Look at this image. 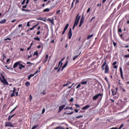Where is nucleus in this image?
<instances>
[{"instance_id":"1","label":"nucleus","mask_w":129,"mask_h":129,"mask_svg":"<svg viewBox=\"0 0 129 129\" xmlns=\"http://www.w3.org/2000/svg\"><path fill=\"white\" fill-rule=\"evenodd\" d=\"M102 71L105 70V74H108L109 71V67L108 64H106V60L105 59L104 62L101 66Z\"/></svg>"},{"instance_id":"2","label":"nucleus","mask_w":129,"mask_h":129,"mask_svg":"<svg viewBox=\"0 0 129 129\" xmlns=\"http://www.w3.org/2000/svg\"><path fill=\"white\" fill-rule=\"evenodd\" d=\"M80 18H81V16H79V14H78L76 17L75 23L73 26V30L75 29V27H77V26H78V23H79V20H80Z\"/></svg>"},{"instance_id":"3","label":"nucleus","mask_w":129,"mask_h":129,"mask_svg":"<svg viewBox=\"0 0 129 129\" xmlns=\"http://www.w3.org/2000/svg\"><path fill=\"white\" fill-rule=\"evenodd\" d=\"M0 81L2 83L5 84V85H9V83L7 81V79H6V78H5V76L2 73H1L0 76Z\"/></svg>"},{"instance_id":"4","label":"nucleus","mask_w":129,"mask_h":129,"mask_svg":"<svg viewBox=\"0 0 129 129\" xmlns=\"http://www.w3.org/2000/svg\"><path fill=\"white\" fill-rule=\"evenodd\" d=\"M99 96H101V98H102V96H103V93H101V94L98 93V94L95 95L93 97V100H96V99H97V98H98Z\"/></svg>"},{"instance_id":"5","label":"nucleus","mask_w":129,"mask_h":129,"mask_svg":"<svg viewBox=\"0 0 129 129\" xmlns=\"http://www.w3.org/2000/svg\"><path fill=\"white\" fill-rule=\"evenodd\" d=\"M5 126H8L10 127H15V126L13 123H12V121L10 122H6Z\"/></svg>"},{"instance_id":"6","label":"nucleus","mask_w":129,"mask_h":129,"mask_svg":"<svg viewBox=\"0 0 129 129\" xmlns=\"http://www.w3.org/2000/svg\"><path fill=\"white\" fill-rule=\"evenodd\" d=\"M27 6L28 5L26 4V5L22 6V12H28V13H30V12H31V10H30L25 9L27 8Z\"/></svg>"},{"instance_id":"7","label":"nucleus","mask_w":129,"mask_h":129,"mask_svg":"<svg viewBox=\"0 0 129 129\" xmlns=\"http://www.w3.org/2000/svg\"><path fill=\"white\" fill-rule=\"evenodd\" d=\"M68 36L69 37V40L71 39V37H72V29L70 28L68 33Z\"/></svg>"},{"instance_id":"8","label":"nucleus","mask_w":129,"mask_h":129,"mask_svg":"<svg viewBox=\"0 0 129 129\" xmlns=\"http://www.w3.org/2000/svg\"><path fill=\"white\" fill-rule=\"evenodd\" d=\"M20 64H21V62L20 61H17L16 62H15L13 66V68H17V67H18V66H20Z\"/></svg>"},{"instance_id":"9","label":"nucleus","mask_w":129,"mask_h":129,"mask_svg":"<svg viewBox=\"0 0 129 129\" xmlns=\"http://www.w3.org/2000/svg\"><path fill=\"white\" fill-rule=\"evenodd\" d=\"M119 70H120V76L122 79H124V78H123V73L122 72V69L121 67L119 68Z\"/></svg>"},{"instance_id":"10","label":"nucleus","mask_w":129,"mask_h":129,"mask_svg":"<svg viewBox=\"0 0 129 129\" xmlns=\"http://www.w3.org/2000/svg\"><path fill=\"white\" fill-rule=\"evenodd\" d=\"M65 106H66V105H61V106H60L59 107V111H58V112H60V111H62V110H63V109L64 108H65Z\"/></svg>"},{"instance_id":"11","label":"nucleus","mask_w":129,"mask_h":129,"mask_svg":"<svg viewBox=\"0 0 129 129\" xmlns=\"http://www.w3.org/2000/svg\"><path fill=\"white\" fill-rule=\"evenodd\" d=\"M16 87L13 88V93L11 94V97H14L15 96V93H16Z\"/></svg>"},{"instance_id":"12","label":"nucleus","mask_w":129,"mask_h":129,"mask_svg":"<svg viewBox=\"0 0 129 129\" xmlns=\"http://www.w3.org/2000/svg\"><path fill=\"white\" fill-rule=\"evenodd\" d=\"M89 107H90V105H87L86 106H85L84 107H83L82 109L83 110H86V109H88V108H89Z\"/></svg>"},{"instance_id":"13","label":"nucleus","mask_w":129,"mask_h":129,"mask_svg":"<svg viewBox=\"0 0 129 129\" xmlns=\"http://www.w3.org/2000/svg\"><path fill=\"white\" fill-rule=\"evenodd\" d=\"M68 65V60H67L66 63L64 64V65L62 66L61 69V71H63V69L66 68V67Z\"/></svg>"},{"instance_id":"14","label":"nucleus","mask_w":129,"mask_h":129,"mask_svg":"<svg viewBox=\"0 0 129 129\" xmlns=\"http://www.w3.org/2000/svg\"><path fill=\"white\" fill-rule=\"evenodd\" d=\"M37 20L39 21H43V22H46V18L44 17H39Z\"/></svg>"},{"instance_id":"15","label":"nucleus","mask_w":129,"mask_h":129,"mask_svg":"<svg viewBox=\"0 0 129 129\" xmlns=\"http://www.w3.org/2000/svg\"><path fill=\"white\" fill-rule=\"evenodd\" d=\"M25 67H26V66L23 65V64L20 63L19 69H20V70H22V69H23V68H25Z\"/></svg>"},{"instance_id":"16","label":"nucleus","mask_w":129,"mask_h":129,"mask_svg":"<svg viewBox=\"0 0 129 129\" xmlns=\"http://www.w3.org/2000/svg\"><path fill=\"white\" fill-rule=\"evenodd\" d=\"M84 22V17H83V16H82L80 20V24L83 25Z\"/></svg>"},{"instance_id":"17","label":"nucleus","mask_w":129,"mask_h":129,"mask_svg":"<svg viewBox=\"0 0 129 129\" xmlns=\"http://www.w3.org/2000/svg\"><path fill=\"white\" fill-rule=\"evenodd\" d=\"M47 21H49L50 22V23H51L52 25H54V19H48L47 20Z\"/></svg>"},{"instance_id":"18","label":"nucleus","mask_w":129,"mask_h":129,"mask_svg":"<svg viewBox=\"0 0 129 129\" xmlns=\"http://www.w3.org/2000/svg\"><path fill=\"white\" fill-rule=\"evenodd\" d=\"M43 13H48V12H50V9H49V8L45 9L43 11Z\"/></svg>"},{"instance_id":"19","label":"nucleus","mask_w":129,"mask_h":129,"mask_svg":"<svg viewBox=\"0 0 129 129\" xmlns=\"http://www.w3.org/2000/svg\"><path fill=\"white\" fill-rule=\"evenodd\" d=\"M64 59H65V57H63V58H62L61 59L60 61H59V62H58V67H59V66H60V65H61V63H63V62H62V61H64Z\"/></svg>"},{"instance_id":"20","label":"nucleus","mask_w":129,"mask_h":129,"mask_svg":"<svg viewBox=\"0 0 129 129\" xmlns=\"http://www.w3.org/2000/svg\"><path fill=\"white\" fill-rule=\"evenodd\" d=\"M30 85L31 83L27 81L25 83V86H27V87L30 86Z\"/></svg>"},{"instance_id":"21","label":"nucleus","mask_w":129,"mask_h":129,"mask_svg":"<svg viewBox=\"0 0 129 129\" xmlns=\"http://www.w3.org/2000/svg\"><path fill=\"white\" fill-rule=\"evenodd\" d=\"M37 56V57H38V56H39V52H38V51H36L34 52L33 54V56Z\"/></svg>"},{"instance_id":"22","label":"nucleus","mask_w":129,"mask_h":129,"mask_svg":"<svg viewBox=\"0 0 129 129\" xmlns=\"http://www.w3.org/2000/svg\"><path fill=\"white\" fill-rule=\"evenodd\" d=\"M7 20L6 19H3L2 21H0V24H5Z\"/></svg>"},{"instance_id":"23","label":"nucleus","mask_w":129,"mask_h":129,"mask_svg":"<svg viewBox=\"0 0 129 129\" xmlns=\"http://www.w3.org/2000/svg\"><path fill=\"white\" fill-rule=\"evenodd\" d=\"M34 40H35V41H41V39L40 38V37H34Z\"/></svg>"},{"instance_id":"24","label":"nucleus","mask_w":129,"mask_h":129,"mask_svg":"<svg viewBox=\"0 0 129 129\" xmlns=\"http://www.w3.org/2000/svg\"><path fill=\"white\" fill-rule=\"evenodd\" d=\"M111 91H112V95L113 96L115 95V94H116V91H115V90L111 89Z\"/></svg>"},{"instance_id":"25","label":"nucleus","mask_w":129,"mask_h":129,"mask_svg":"<svg viewBox=\"0 0 129 129\" xmlns=\"http://www.w3.org/2000/svg\"><path fill=\"white\" fill-rule=\"evenodd\" d=\"M68 27H69V24H66L63 30L67 31V29H68Z\"/></svg>"},{"instance_id":"26","label":"nucleus","mask_w":129,"mask_h":129,"mask_svg":"<svg viewBox=\"0 0 129 129\" xmlns=\"http://www.w3.org/2000/svg\"><path fill=\"white\" fill-rule=\"evenodd\" d=\"M119 33H122V30H121V28H119V27H118V35H119Z\"/></svg>"},{"instance_id":"27","label":"nucleus","mask_w":129,"mask_h":129,"mask_svg":"<svg viewBox=\"0 0 129 129\" xmlns=\"http://www.w3.org/2000/svg\"><path fill=\"white\" fill-rule=\"evenodd\" d=\"M63 65V63H61L60 64V66L59 67V68L57 70V72L59 73L60 72V71H61V67H62V66Z\"/></svg>"},{"instance_id":"28","label":"nucleus","mask_w":129,"mask_h":129,"mask_svg":"<svg viewBox=\"0 0 129 129\" xmlns=\"http://www.w3.org/2000/svg\"><path fill=\"white\" fill-rule=\"evenodd\" d=\"M64 109L66 110L67 109H71V110H73V108L72 107H66Z\"/></svg>"},{"instance_id":"29","label":"nucleus","mask_w":129,"mask_h":129,"mask_svg":"<svg viewBox=\"0 0 129 129\" xmlns=\"http://www.w3.org/2000/svg\"><path fill=\"white\" fill-rule=\"evenodd\" d=\"M80 54H81V52L80 53V54L78 55H75V56H74L73 57V61H74L75 60V59H76V58L78 57V56H79V55H80Z\"/></svg>"},{"instance_id":"30","label":"nucleus","mask_w":129,"mask_h":129,"mask_svg":"<svg viewBox=\"0 0 129 129\" xmlns=\"http://www.w3.org/2000/svg\"><path fill=\"white\" fill-rule=\"evenodd\" d=\"M93 37V34H92L91 35H88L87 36V40H89V39H91V37Z\"/></svg>"},{"instance_id":"31","label":"nucleus","mask_w":129,"mask_h":129,"mask_svg":"<svg viewBox=\"0 0 129 129\" xmlns=\"http://www.w3.org/2000/svg\"><path fill=\"white\" fill-rule=\"evenodd\" d=\"M74 2H75V0H73L71 9H73V7H74Z\"/></svg>"},{"instance_id":"32","label":"nucleus","mask_w":129,"mask_h":129,"mask_svg":"<svg viewBox=\"0 0 129 129\" xmlns=\"http://www.w3.org/2000/svg\"><path fill=\"white\" fill-rule=\"evenodd\" d=\"M81 84H82L83 85H84L85 84H87V81L81 82Z\"/></svg>"},{"instance_id":"33","label":"nucleus","mask_w":129,"mask_h":129,"mask_svg":"<svg viewBox=\"0 0 129 129\" xmlns=\"http://www.w3.org/2000/svg\"><path fill=\"white\" fill-rule=\"evenodd\" d=\"M64 114H68V115H70V114H73V111H72V112H70V113H66V112H64Z\"/></svg>"},{"instance_id":"34","label":"nucleus","mask_w":129,"mask_h":129,"mask_svg":"<svg viewBox=\"0 0 129 129\" xmlns=\"http://www.w3.org/2000/svg\"><path fill=\"white\" fill-rule=\"evenodd\" d=\"M120 8H121V3H120V4L118 5V7H117V10L120 9Z\"/></svg>"},{"instance_id":"35","label":"nucleus","mask_w":129,"mask_h":129,"mask_svg":"<svg viewBox=\"0 0 129 129\" xmlns=\"http://www.w3.org/2000/svg\"><path fill=\"white\" fill-rule=\"evenodd\" d=\"M45 108H43L42 109L41 114H44V113H45Z\"/></svg>"},{"instance_id":"36","label":"nucleus","mask_w":129,"mask_h":129,"mask_svg":"<svg viewBox=\"0 0 129 129\" xmlns=\"http://www.w3.org/2000/svg\"><path fill=\"white\" fill-rule=\"evenodd\" d=\"M41 94H42L43 95H45V94H46V90H44L43 92L41 93Z\"/></svg>"},{"instance_id":"37","label":"nucleus","mask_w":129,"mask_h":129,"mask_svg":"<svg viewBox=\"0 0 129 129\" xmlns=\"http://www.w3.org/2000/svg\"><path fill=\"white\" fill-rule=\"evenodd\" d=\"M81 117H83V115H79V116H77L76 117V118H80Z\"/></svg>"},{"instance_id":"38","label":"nucleus","mask_w":129,"mask_h":129,"mask_svg":"<svg viewBox=\"0 0 129 129\" xmlns=\"http://www.w3.org/2000/svg\"><path fill=\"white\" fill-rule=\"evenodd\" d=\"M113 45L114 47H116L117 44H116V43H115L114 42V40H113Z\"/></svg>"},{"instance_id":"39","label":"nucleus","mask_w":129,"mask_h":129,"mask_svg":"<svg viewBox=\"0 0 129 129\" xmlns=\"http://www.w3.org/2000/svg\"><path fill=\"white\" fill-rule=\"evenodd\" d=\"M69 101H70V102H73V101H74V99L73 98H71L70 100Z\"/></svg>"},{"instance_id":"40","label":"nucleus","mask_w":129,"mask_h":129,"mask_svg":"<svg viewBox=\"0 0 129 129\" xmlns=\"http://www.w3.org/2000/svg\"><path fill=\"white\" fill-rule=\"evenodd\" d=\"M15 115H16V114H14L13 115H9V117L11 118V119H12V118H13V117H14V116H15Z\"/></svg>"},{"instance_id":"41","label":"nucleus","mask_w":129,"mask_h":129,"mask_svg":"<svg viewBox=\"0 0 129 129\" xmlns=\"http://www.w3.org/2000/svg\"><path fill=\"white\" fill-rule=\"evenodd\" d=\"M3 58L2 59V61L5 60V58H7V56H5V54H3Z\"/></svg>"},{"instance_id":"42","label":"nucleus","mask_w":129,"mask_h":129,"mask_svg":"<svg viewBox=\"0 0 129 129\" xmlns=\"http://www.w3.org/2000/svg\"><path fill=\"white\" fill-rule=\"evenodd\" d=\"M7 40H9V41H11L12 40V38H5L4 39V41H7Z\"/></svg>"},{"instance_id":"43","label":"nucleus","mask_w":129,"mask_h":129,"mask_svg":"<svg viewBox=\"0 0 129 129\" xmlns=\"http://www.w3.org/2000/svg\"><path fill=\"white\" fill-rule=\"evenodd\" d=\"M81 87V84H79L76 87L77 89H78V88H79V87Z\"/></svg>"},{"instance_id":"44","label":"nucleus","mask_w":129,"mask_h":129,"mask_svg":"<svg viewBox=\"0 0 129 129\" xmlns=\"http://www.w3.org/2000/svg\"><path fill=\"white\" fill-rule=\"evenodd\" d=\"M105 80H106V82L108 83H109V82L108 81V79H107V77H105L104 78Z\"/></svg>"},{"instance_id":"45","label":"nucleus","mask_w":129,"mask_h":129,"mask_svg":"<svg viewBox=\"0 0 129 129\" xmlns=\"http://www.w3.org/2000/svg\"><path fill=\"white\" fill-rule=\"evenodd\" d=\"M117 63V61H115L114 62H113L112 66H114L116 65Z\"/></svg>"},{"instance_id":"46","label":"nucleus","mask_w":129,"mask_h":129,"mask_svg":"<svg viewBox=\"0 0 129 129\" xmlns=\"http://www.w3.org/2000/svg\"><path fill=\"white\" fill-rule=\"evenodd\" d=\"M48 58H49V55L48 54H46L45 57L44 59L48 60Z\"/></svg>"},{"instance_id":"47","label":"nucleus","mask_w":129,"mask_h":129,"mask_svg":"<svg viewBox=\"0 0 129 129\" xmlns=\"http://www.w3.org/2000/svg\"><path fill=\"white\" fill-rule=\"evenodd\" d=\"M124 57H125V58H129V54H125L124 55Z\"/></svg>"},{"instance_id":"48","label":"nucleus","mask_w":129,"mask_h":129,"mask_svg":"<svg viewBox=\"0 0 129 129\" xmlns=\"http://www.w3.org/2000/svg\"><path fill=\"white\" fill-rule=\"evenodd\" d=\"M70 84H71V82H68L66 84V86H68Z\"/></svg>"},{"instance_id":"49","label":"nucleus","mask_w":129,"mask_h":129,"mask_svg":"<svg viewBox=\"0 0 129 129\" xmlns=\"http://www.w3.org/2000/svg\"><path fill=\"white\" fill-rule=\"evenodd\" d=\"M123 127V124H121V125L119 126L118 129H121Z\"/></svg>"},{"instance_id":"50","label":"nucleus","mask_w":129,"mask_h":129,"mask_svg":"<svg viewBox=\"0 0 129 129\" xmlns=\"http://www.w3.org/2000/svg\"><path fill=\"white\" fill-rule=\"evenodd\" d=\"M95 19V17H93L90 20V23H91L92 21H93V19Z\"/></svg>"},{"instance_id":"51","label":"nucleus","mask_w":129,"mask_h":129,"mask_svg":"<svg viewBox=\"0 0 129 129\" xmlns=\"http://www.w3.org/2000/svg\"><path fill=\"white\" fill-rule=\"evenodd\" d=\"M38 126V125H34L33 126L31 129H35V128H37V127Z\"/></svg>"},{"instance_id":"52","label":"nucleus","mask_w":129,"mask_h":129,"mask_svg":"<svg viewBox=\"0 0 129 129\" xmlns=\"http://www.w3.org/2000/svg\"><path fill=\"white\" fill-rule=\"evenodd\" d=\"M48 59H45V58H44L43 60V64H44V63H46V62H47V60Z\"/></svg>"},{"instance_id":"53","label":"nucleus","mask_w":129,"mask_h":129,"mask_svg":"<svg viewBox=\"0 0 129 129\" xmlns=\"http://www.w3.org/2000/svg\"><path fill=\"white\" fill-rule=\"evenodd\" d=\"M75 106H76L77 107H78V108H80V106L78 104H75Z\"/></svg>"},{"instance_id":"54","label":"nucleus","mask_w":129,"mask_h":129,"mask_svg":"<svg viewBox=\"0 0 129 129\" xmlns=\"http://www.w3.org/2000/svg\"><path fill=\"white\" fill-rule=\"evenodd\" d=\"M26 0H23L22 3H21V5H25V3H26Z\"/></svg>"},{"instance_id":"55","label":"nucleus","mask_w":129,"mask_h":129,"mask_svg":"<svg viewBox=\"0 0 129 129\" xmlns=\"http://www.w3.org/2000/svg\"><path fill=\"white\" fill-rule=\"evenodd\" d=\"M40 34H41V31H38L37 32L36 35H40Z\"/></svg>"},{"instance_id":"56","label":"nucleus","mask_w":129,"mask_h":129,"mask_svg":"<svg viewBox=\"0 0 129 129\" xmlns=\"http://www.w3.org/2000/svg\"><path fill=\"white\" fill-rule=\"evenodd\" d=\"M29 97L30 101L32 100V99H33V97H32V95H30Z\"/></svg>"},{"instance_id":"57","label":"nucleus","mask_w":129,"mask_h":129,"mask_svg":"<svg viewBox=\"0 0 129 129\" xmlns=\"http://www.w3.org/2000/svg\"><path fill=\"white\" fill-rule=\"evenodd\" d=\"M89 12H90V8H89L87 11V14H88V13H89Z\"/></svg>"},{"instance_id":"58","label":"nucleus","mask_w":129,"mask_h":129,"mask_svg":"<svg viewBox=\"0 0 129 129\" xmlns=\"http://www.w3.org/2000/svg\"><path fill=\"white\" fill-rule=\"evenodd\" d=\"M97 7H101V3H100V4H98L97 5Z\"/></svg>"},{"instance_id":"59","label":"nucleus","mask_w":129,"mask_h":129,"mask_svg":"<svg viewBox=\"0 0 129 129\" xmlns=\"http://www.w3.org/2000/svg\"><path fill=\"white\" fill-rule=\"evenodd\" d=\"M117 66H114L113 68L114 69H117Z\"/></svg>"},{"instance_id":"60","label":"nucleus","mask_w":129,"mask_h":129,"mask_svg":"<svg viewBox=\"0 0 129 129\" xmlns=\"http://www.w3.org/2000/svg\"><path fill=\"white\" fill-rule=\"evenodd\" d=\"M22 27H23V25H22V24H19V25H18V27H19V28H22Z\"/></svg>"},{"instance_id":"61","label":"nucleus","mask_w":129,"mask_h":129,"mask_svg":"<svg viewBox=\"0 0 129 129\" xmlns=\"http://www.w3.org/2000/svg\"><path fill=\"white\" fill-rule=\"evenodd\" d=\"M31 77H33V76H35V74H30L29 75Z\"/></svg>"},{"instance_id":"62","label":"nucleus","mask_w":129,"mask_h":129,"mask_svg":"<svg viewBox=\"0 0 129 129\" xmlns=\"http://www.w3.org/2000/svg\"><path fill=\"white\" fill-rule=\"evenodd\" d=\"M28 80H30L31 78H32L31 77H30V75L28 76Z\"/></svg>"},{"instance_id":"63","label":"nucleus","mask_w":129,"mask_h":129,"mask_svg":"<svg viewBox=\"0 0 129 129\" xmlns=\"http://www.w3.org/2000/svg\"><path fill=\"white\" fill-rule=\"evenodd\" d=\"M27 26H28V27H30V22H28V23H27Z\"/></svg>"},{"instance_id":"64","label":"nucleus","mask_w":129,"mask_h":129,"mask_svg":"<svg viewBox=\"0 0 129 129\" xmlns=\"http://www.w3.org/2000/svg\"><path fill=\"white\" fill-rule=\"evenodd\" d=\"M74 111H75L76 113L78 112V109H75L74 110Z\"/></svg>"}]
</instances>
